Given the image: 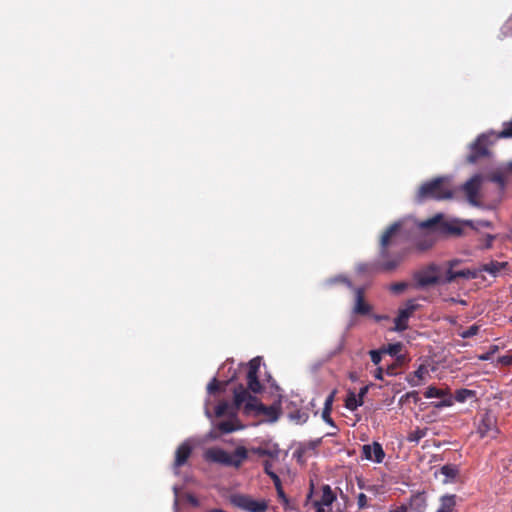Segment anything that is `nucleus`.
Listing matches in <instances>:
<instances>
[{"mask_svg": "<svg viewBox=\"0 0 512 512\" xmlns=\"http://www.w3.org/2000/svg\"><path fill=\"white\" fill-rule=\"evenodd\" d=\"M456 495L445 494L440 498V506L436 512H455Z\"/></svg>", "mask_w": 512, "mask_h": 512, "instance_id": "aec40b11", "label": "nucleus"}, {"mask_svg": "<svg viewBox=\"0 0 512 512\" xmlns=\"http://www.w3.org/2000/svg\"><path fill=\"white\" fill-rule=\"evenodd\" d=\"M409 506L413 511L425 512L427 508V498L425 492H418L410 497Z\"/></svg>", "mask_w": 512, "mask_h": 512, "instance_id": "f3484780", "label": "nucleus"}, {"mask_svg": "<svg viewBox=\"0 0 512 512\" xmlns=\"http://www.w3.org/2000/svg\"><path fill=\"white\" fill-rule=\"evenodd\" d=\"M481 186V176L475 175L469 179L463 186V190L467 195L468 201L471 204H476V198Z\"/></svg>", "mask_w": 512, "mask_h": 512, "instance_id": "4468645a", "label": "nucleus"}, {"mask_svg": "<svg viewBox=\"0 0 512 512\" xmlns=\"http://www.w3.org/2000/svg\"><path fill=\"white\" fill-rule=\"evenodd\" d=\"M357 505H358L359 510H362V509H365L368 507V499L364 493H360L357 496Z\"/></svg>", "mask_w": 512, "mask_h": 512, "instance_id": "4c0bfd02", "label": "nucleus"}, {"mask_svg": "<svg viewBox=\"0 0 512 512\" xmlns=\"http://www.w3.org/2000/svg\"><path fill=\"white\" fill-rule=\"evenodd\" d=\"M336 395V390H333L326 398L324 402V407L322 410V418L323 420L329 424L330 426L336 427L334 420L331 418L332 405L334 402V398Z\"/></svg>", "mask_w": 512, "mask_h": 512, "instance_id": "6ab92c4d", "label": "nucleus"}, {"mask_svg": "<svg viewBox=\"0 0 512 512\" xmlns=\"http://www.w3.org/2000/svg\"><path fill=\"white\" fill-rule=\"evenodd\" d=\"M419 308V305L414 300H408L404 308H400L398 315L395 318L394 330L402 332L408 328V320L413 313Z\"/></svg>", "mask_w": 512, "mask_h": 512, "instance_id": "6e6552de", "label": "nucleus"}, {"mask_svg": "<svg viewBox=\"0 0 512 512\" xmlns=\"http://www.w3.org/2000/svg\"><path fill=\"white\" fill-rule=\"evenodd\" d=\"M403 348V344L401 342H396L393 344H389L386 347H382V352L384 354H389L390 356L397 357L398 355H401L400 352Z\"/></svg>", "mask_w": 512, "mask_h": 512, "instance_id": "cd10ccee", "label": "nucleus"}, {"mask_svg": "<svg viewBox=\"0 0 512 512\" xmlns=\"http://www.w3.org/2000/svg\"><path fill=\"white\" fill-rule=\"evenodd\" d=\"M432 246L431 241H425L424 243H418L417 247L419 250H426Z\"/></svg>", "mask_w": 512, "mask_h": 512, "instance_id": "a18cd8bd", "label": "nucleus"}, {"mask_svg": "<svg viewBox=\"0 0 512 512\" xmlns=\"http://www.w3.org/2000/svg\"><path fill=\"white\" fill-rule=\"evenodd\" d=\"M500 138H509L512 137V123L508 124L500 133Z\"/></svg>", "mask_w": 512, "mask_h": 512, "instance_id": "ea45409f", "label": "nucleus"}, {"mask_svg": "<svg viewBox=\"0 0 512 512\" xmlns=\"http://www.w3.org/2000/svg\"><path fill=\"white\" fill-rule=\"evenodd\" d=\"M475 395V392L469 389H459L455 392V400L457 402H464L468 398H471Z\"/></svg>", "mask_w": 512, "mask_h": 512, "instance_id": "2f4dec72", "label": "nucleus"}, {"mask_svg": "<svg viewBox=\"0 0 512 512\" xmlns=\"http://www.w3.org/2000/svg\"><path fill=\"white\" fill-rule=\"evenodd\" d=\"M220 390V383L216 378H213L211 382L207 386V391L209 394H215Z\"/></svg>", "mask_w": 512, "mask_h": 512, "instance_id": "e433bc0d", "label": "nucleus"}, {"mask_svg": "<svg viewBox=\"0 0 512 512\" xmlns=\"http://www.w3.org/2000/svg\"><path fill=\"white\" fill-rule=\"evenodd\" d=\"M338 283L345 284L350 289H353L352 282L347 277H345L343 275H338V276L332 277L327 280V284H329V285H334V284H338Z\"/></svg>", "mask_w": 512, "mask_h": 512, "instance_id": "473e14b6", "label": "nucleus"}, {"mask_svg": "<svg viewBox=\"0 0 512 512\" xmlns=\"http://www.w3.org/2000/svg\"><path fill=\"white\" fill-rule=\"evenodd\" d=\"M188 501L193 506H198L199 505L198 499L196 497H194V496H189L188 497Z\"/></svg>", "mask_w": 512, "mask_h": 512, "instance_id": "3c124183", "label": "nucleus"}, {"mask_svg": "<svg viewBox=\"0 0 512 512\" xmlns=\"http://www.w3.org/2000/svg\"><path fill=\"white\" fill-rule=\"evenodd\" d=\"M459 262H460L459 260L449 261V263H448L449 268H448V270L446 272V277H445V282L446 283H451V282L455 281L458 278L475 279V278L478 277V271L477 270L462 269V270L455 271L453 268H454L455 265H458Z\"/></svg>", "mask_w": 512, "mask_h": 512, "instance_id": "9d476101", "label": "nucleus"}, {"mask_svg": "<svg viewBox=\"0 0 512 512\" xmlns=\"http://www.w3.org/2000/svg\"><path fill=\"white\" fill-rule=\"evenodd\" d=\"M316 506H317L316 512H324L323 508L321 507L322 505H316Z\"/></svg>", "mask_w": 512, "mask_h": 512, "instance_id": "4d7b16f0", "label": "nucleus"}, {"mask_svg": "<svg viewBox=\"0 0 512 512\" xmlns=\"http://www.w3.org/2000/svg\"><path fill=\"white\" fill-rule=\"evenodd\" d=\"M453 191L450 187L449 180L445 177H436L430 181L423 183L416 192L415 201L423 203L426 200H444L450 199Z\"/></svg>", "mask_w": 512, "mask_h": 512, "instance_id": "7ed1b4c3", "label": "nucleus"}, {"mask_svg": "<svg viewBox=\"0 0 512 512\" xmlns=\"http://www.w3.org/2000/svg\"><path fill=\"white\" fill-rule=\"evenodd\" d=\"M408 361H409V359H408L407 355H398L397 357H395V362L387 368V374L395 375L396 374L395 369L398 367H402Z\"/></svg>", "mask_w": 512, "mask_h": 512, "instance_id": "bb28decb", "label": "nucleus"}, {"mask_svg": "<svg viewBox=\"0 0 512 512\" xmlns=\"http://www.w3.org/2000/svg\"><path fill=\"white\" fill-rule=\"evenodd\" d=\"M367 392H368V387L367 386L362 387L359 391V394L357 395V398L363 400V398Z\"/></svg>", "mask_w": 512, "mask_h": 512, "instance_id": "8fccbe9b", "label": "nucleus"}, {"mask_svg": "<svg viewBox=\"0 0 512 512\" xmlns=\"http://www.w3.org/2000/svg\"><path fill=\"white\" fill-rule=\"evenodd\" d=\"M483 225L486 226V227H490L491 223L487 221V222H484Z\"/></svg>", "mask_w": 512, "mask_h": 512, "instance_id": "bf43d9fd", "label": "nucleus"}, {"mask_svg": "<svg viewBox=\"0 0 512 512\" xmlns=\"http://www.w3.org/2000/svg\"><path fill=\"white\" fill-rule=\"evenodd\" d=\"M440 267L436 264H430L426 268L415 274V280L418 287L425 288L440 282Z\"/></svg>", "mask_w": 512, "mask_h": 512, "instance_id": "0eeeda50", "label": "nucleus"}, {"mask_svg": "<svg viewBox=\"0 0 512 512\" xmlns=\"http://www.w3.org/2000/svg\"><path fill=\"white\" fill-rule=\"evenodd\" d=\"M358 486H359V488H360V489H364V488H365V486H364V484L362 483V481H359V482H358Z\"/></svg>", "mask_w": 512, "mask_h": 512, "instance_id": "13d9d810", "label": "nucleus"}, {"mask_svg": "<svg viewBox=\"0 0 512 512\" xmlns=\"http://www.w3.org/2000/svg\"><path fill=\"white\" fill-rule=\"evenodd\" d=\"M427 431V428H416L415 430L411 431L408 434V442L417 444L422 438H424L427 435Z\"/></svg>", "mask_w": 512, "mask_h": 512, "instance_id": "a878e982", "label": "nucleus"}, {"mask_svg": "<svg viewBox=\"0 0 512 512\" xmlns=\"http://www.w3.org/2000/svg\"><path fill=\"white\" fill-rule=\"evenodd\" d=\"M494 239H495V236L488 234L486 236V240H485V248H491Z\"/></svg>", "mask_w": 512, "mask_h": 512, "instance_id": "c03bdc74", "label": "nucleus"}, {"mask_svg": "<svg viewBox=\"0 0 512 512\" xmlns=\"http://www.w3.org/2000/svg\"><path fill=\"white\" fill-rule=\"evenodd\" d=\"M269 477L273 481L275 488L282 486L280 477L275 472L269 473Z\"/></svg>", "mask_w": 512, "mask_h": 512, "instance_id": "a19ab883", "label": "nucleus"}, {"mask_svg": "<svg viewBox=\"0 0 512 512\" xmlns=\"http://www.w3.org/2000/svg\"><path fill=\"white\" fill-rule=\"evenodd\" d=\"M192 447L188 442H183L175 452L174 467L179 468L186 464L191 456Z\"/></svg>", "mask_w": 512, "mask_h": 512, "instance_id": "dca6fc26", "label": "nucleus"}, {"mask_svg": "<svg viewBox=\"0 0 512 512\" xmlns=\"http://www.w3.org/2000/svg\"><path fill=\"white\" fill-rule=\"evenodd\" d=\"M289 418L295 421L297 424H303L307 422L309 414L303 410H296L289 414Z\"/></svg>", "mask_w": 512, "mask_h": 512, "instance_id": "c756f323", "label": "nucleus"}, {"mask_svg": "<svg viewBox=\"0 0 512 512\" xmlns=\"http://www.w3.org/2000/svg\"><path fill=\"white\" fill-rule=\"evenodd\" d=\"M509 168L512 171V162L509 164Z\"/></svg>", "mask_w": 512, "mask_h": 512, "instance_id": "052dcab7", "label": "nucleus"}, {"mask_svg": "<svg viewBox=\"0 0 512 512\" xmlns=\"http://www.w3.org/2000/svg\"><path fill=\"white\" fill-rule=\"evenodd\" d=\"M229 409V404L226 401H221L216 407H215V414L217 417L224 416Z\"/></svg>", "mask_w": 512, "mask_h": 512, "instance_id": "72a5a7b5", "label": "nucleus"}, {"mask_svg": "<svg viewBox=\"0 0 512 512\" xmlns=\"http://www.w3.org/2000/svg\"><path fill=\"white\" fill-rule=\"evenodd\" d=\"M234 406L236 409L243 407L245 415H264L271 422L278 420L281 413L280 404L264 405L255 396H252L242 384L234 389Z\"/></svg>", "mask_w": 512, "mask_h": 512, "instance_id": "f03ea898", "label": "nucleus"}, {"mask_svg": "<svg viewBox=\"0 0 512 512\" xmlns=\"http://www.w3.org/2000/svg\"><path fill=\"white\" fill-rule=\"evenodd\" d=\"M503 362L505 364L512 365V354L510 356L504 357Z\"/></svg>", "mask_w": 512, "mask_h": 512, "instance_id": "864d4df0", "label": "nucleus"}, {"mask_svg": "<svg viewBox=\"0 0 512 512\" xmlns=\"http://www.w3.org/2000/svg\"><path fill=\"white\" fill-rule=\"evenodd\" d=\"M382 354H384V352H382V348H381L380 350H371V351L369 352V355H370L371 361H372L375 365H378V364L381 362Z\"/></svg>", "mask_w": 512, "mask_h": 512, "instance_id": "c9c22d12", "label": "nucleus"}, {"mask_svg": "<svg viewBox=\"0 0 512 512\" xmlns=\"http://www.w3.org/2000/svg\"><path fill=\"white\" fill-rule=\"evenodd\" d=\"M406 399L413 398L414 402L416 403L418 401V392L417 391H411L407 392L405 395Z\"/></svg>", "mask_w": 512, "mask_h": 512, "instance_id": "49530a36", "label": "nucleus"}, {"mask_svg": "<svg viewBox=\"0 0 512 512\" xmlns=\"http://www.w3.org/2000/svg\"><path fill=\"white\" fill-rule=\"evenodd\" d=\"M424 396L426 398H441L442 400L434 405L436 408L448 407L453 404L452 397L449 395L448 391L435 386L427 387Z\"/></svg>", "mask_w": 512, "mask_h": 512, "instance_id": "ddd939ff", "label": "nucleus"}, {"mask_svg": "<svg viewBox=\"0 0 512 512\" xmlns=\"http://www.w3.org/2000/svg\"><path fill=\"white\" fill-rule=\"evenodd\" d=\"M427 373V369L424 365H420L418 369L414 372V377L409 379V384L411 386H419L424 380V376Z\"/></svg>", "mask_w": 512, "mask_h": 512, "instance_id": "393cba45", "label": "nucleus"}, {"mask_svg": "<svg viewBox=\"0 0 512 512\" xmlns=\"http://www.w3.org/2000/svg\"><path fill=\"white\" fill-rule=\"evenodd\" d=\"M336 499L335 493L332 491L329 485L322 486V494L319 501L315 505L330 506Z\"/></svg>", "mask_w": 512, "mask_h": 512, "instance_id": "4be33fe9", "label": "nucleus"}, {"mask_svg": "<svg viewBox=\"0 0 512 512\" xmlns=\"http://www.w3.org/2000/svg\"><path fill=\"white\" fill-rule=\"evenodd\" d=\"M492 180L496 183H498L501 187H504V179L502 176L500 175H494L492 177Z\"/></svg>", "mask_w": 512, "mask_h": 512, "instance_id": "09e8293b", "label": "nucleus"}, {"mask_svg": "<svg viewBox=\"0 0 512 512\" xmlns=\"http://www.w3.org/2000/svg\"><path fill=\"white\" fill-rule=\"evenodd\" d=\"M508 266L507 262L490 261L489 263L482 264L478 269V274L481 272H487L493 276H497L501 270Z\"/></svg>", "mask_w": 512, "mask_h": 512, "instance_id": "a211bd4d", "label": "nucleus"}, {"mask_svg": "<svg viewBox=\"0 0 512 512\" xmlns=\"http://www.w3.org/2000/svg\"><path fill=\"white\" fill-rule=\"evenodd\" d=\"M362 455L365 459L374 461L376 463H382L385 458V452L382 448V445L378 442L363 445Z\"/></svg>", "mask_w": 512, "mask_h": 512, "instance_id": "f8f14e48", "label": "nucleus"}, {"mask_svg": "<svg viewBox=\"0 0 512 512\" xmlns=\"http://www.w3.org/2000/svg\"><path fill=\"white\" fill-rule=\"evenodd\" d=\"M263 466H264V472L269 476V473H274L272 471V463L268 460L264 461L263 463Z\"/></svg>", "mask_w": 512, "mask_h": 512, "instance_id": "79ce46f5", "label": "nucleus"}, {"mask_svg": "<svg viewBox=\"0 0 512 512\" xmlns=\"http://www.w3.org/2000/svg\"><path fill=\"white\" fill-rule=\"evenodd\" d=\"M355 305L353 311L358 315H367L371 311V305L365 302L364 288H355Z\"/></svg>", "mask_w": 512, "mask_h": 512, "instance_id": "2eb2a0df", "label": "nucleus"}, {"mask_svg": "<svg viewBox=\"0 0 512 512\" xmlns=\"http://www.w3.org/2000/svg\"><path fill=\"white\" fill-rule=\"evenodd\" d=\"M479 331V326L477 325H472L470 327H468V329H466L465 331H463L460 336L464 339L466 338H470V337H473L475 336Z\"/></svg>", "mask_w": 512, "mask_h": 512, "instance_id": "f704fd0d", "label": "nucleus"}, {"mask_svg": "<svg viewBox=\"0 0 512 512\" xmlns=\"http://www.w3.org/2000/svg\"><path fill=\"white\" fill-rule=\"evenodd\" d=\"M439 472L445 476L444 482H448L454 480L457 477L459 474V469L456 465L446 464L440 468Z\"/></svg>", "mask_w": 512, "mask_h": 512, "instance_id": "5701e85b", "label": "nucleus"}, {"mask_svg": "<svg viewBox=\"0 0 512 512\" xmlns=\"http://www.w3.org/2000/svg\"><path fill=\"white\" fill-rule=\"evenodd\" d=\"M276 490H277V495H278V497H279L280 499H282L284 502H288V499H287V497H286V495H285V492H284V490H283L282 486H280V487L276 488Z\"/></svg>", "mask_w": 512, "mask_h": 512, "instance_id": "37998d69", "label": "nucleus"}, {"mask_svg": "<svg viewBox=\"0 0 512 512\" xmlns=\"http://www.w3.org/2000/svg\"><path fill=\"white\" fill-rule=\"evenodd\" d=\"M234 506L247 512H266L268 503L265 500H255L248 495L238 494L231 499Z\"/></svg>", "mask_w": 512, "mask_h": 512, "instance_id": "423d86ee", "label": "nucleus"}, {"mask_svg": "<svg viewBox=\"0 0 512 512\" xmlns=\"http://www.w3.org/2000/svg\"><path fill=\"white\" fill-rule=\"evenodd\" d=\"M217 428L221 433H231L233 431H236L238 429V426H236L235 422L232 420H225L221 421L217 424Z\"/></svg>", "mask_w": 512, "mask_h": 512, "instance_id": "c85d7f7f", "label": "nucleus"}, {"mask_svg": "<svg viewBox=\"0 0 512 512\" xmlns=\"http://www.w3.org/2000/svg\"><path fill=\"white\" fill-rule=\"evenodd\" d=\"M260 369V358H253L248 363V372L246 375L248 390L257 394L262 392L263 386L258 378Z\"/></svg>", "mask_w": 512, "mask_h": 512, "instance_id": "1a4fd4ad", "label": "nucleus"}, {"mask_svg": "<svg viewBox=\"0 0 512 512\" xmlns=\"http://www.w3.org/2000/svg\"><path fill=\"white\" fill-rule=\"evenodd\" d=\"M207 512H226V511L223 509H220V508H212V509L207 510Z\"/></svg>", "mask_w": 512, "mask_h": 512, "instance_id": "5fc2aeb1", "label": "nucleus"}, {"mask_svg": "<svg viewBox=\"0 0 512 512\" xmlns=\"http://www.w3.org/2000/svg\"><path fill=\"white\" fill-rule=\"evenodd\" d=\"M364 403V400L358 399L357 395L353 391H349L348 395L345 399V407L350 410L354 411L358 407L362 406Z\"/></svg>", "mask_w": 512, "mask_h": 512, "instance_id": "b1692460", "label": "nucleus"}, {"mask_svg": "<svg viewBox=\"0 0 512 512\" xmlns=\"http://www.w3.org/2000/svg\"><path fill=\"white\" fill-rule=\"evenodd\" d=\"M251 452L253 454H256L260 457L267 456L272 459L278 458L279 455V448L276 444L272 446L267 447H253L250 450H248V453Z\"/></svg>", "mask_w": 512, "mask_h": 512, "instance_id": "412c9836", "label": "nucleus"}, {"mask_svg": "<svg viewBox=\"0 0 512 512\" xmlns=\"http://www.w3.org/2000/svg\"><path fill=\"white\" fill-rule=\"evenodd\" d=\"M390 512H407V508L405 506H399L396 509L391 510Z\"/></svg>", "mask_w": 512, "mask_h": 512, "instance_id": "603ef678", "label": "nucleus"}, {"mask_svg": "<svg viewBox=\"0 0 512 512\" xmlns=\"http://www.w3.org/2000/svg\"><path fill=\"white\" fill-rule=\"evenodd\" d=\"M487 138L484 135L479 136L470 147V153L467 156L468 163H476L479 159L488 156Z\"/></svg>", "mask_w": 512, "mask_h": 512, "instance_id": "9b49d317", "label": "nucleus"}, {"mask_svg": "<svg viewBox=\"0 0 512 512\" xmlns=\"http://www.w3.org/2000/svg\"><path fill=\"white\" fill-rule=\"evenodd\" d=\"M406 287H407V284L405 282H397V283H393L390 286V290L393 293L399 294V293H402L406 289Z\"/></svg>", "mask_w": 512, "mask_h": 512, "instance_id": "58836bf2", "label": "nucleus"}, {"mask_svg": "<svg viewBox=\"0 0 512 512\" xmlns=\"http://www.w3.org/2000/svg\"><path fill=\"white\" fill-rule=\"evenodd\" d=\"M479 359L480 360H488L489 359V355L488 354L481 355V356H479Z\"/></svg>", "mask_w": 512, "mask_h": 512, "instance_id": "6e6d98bb", "label": "nucleus"}, {"mask_svg": "<svg viewBox=\"0 0 512 512\" xmlns=\"http://www.w3.org/2000/svg\"><path fill=\"white\" fill-rule=\"evenodd\" d=\"M420 229L428 230L441 235H460L462 228L456 224L445 221L441 214H438L428 220L418 224Z\"/></svg>", "mask_w": 512, "mask_h": 512, "instance_id": "39448f33", "label": "nucleus"}, {"mask_svg": "<svg viewBox=\"0 0 512 512\" xmlns=\"http://www.w3.org/2000/svg\"><path fill=\"white\" fill-rule=\"evenodd\" d=\"M383 373H384V370L383 368L381 367H378L375 371V374H374V377L378 380H383Z\"/></svg>", "mask_w": 512, "mask_h": 512, "instance_id": "de8ad7c7", "label": "nucleus"}, {"mask_svg": "<svg viewBox=\"0 0 512 512\" xmlns=\"http://www.w3.org/2000/svg\"><path fill=\"white\" fill-rule=\"evenodd\" d=\"M493 426V422L491 420L490 417H485L483 418V420L481 421V424L479 425V433L482 437H485V436H488L489 435V431L491 430Z\"/></svg>", "mask_w": 512, "mask_h": 512, "instance_id": "7c9ffc66", "label": "nucleus"}, {"mask_svg": "<svg viewBox=\"0 0 512 512\" xmlns=\"http://www.w3.org/2000/svg\"><path fill=\"white\" fill-rule=\"evenodd\" d=\"M402 223L395 222L382 234L379 242V257L383 261L363 262L356 266L358 274L373 276L379 272H392L403 261L405 251L391 252V248L398 245L401 240Z\"/></svg>", "mask_w": 512, "mask_h": 512, "instance_id": "f257e3e1", "label": "nucleus"}, {"mask_svg": "<svg viewBox=\"0 0 512 512\" xmlns=\"http://www.w3.org/2000/svg\"><path fill=\"white\" fill-rule=\"evenodd\" d=\"M206 459L228 467L239 468L248 459V449L238 446L232 454L221 448H212L206 451Z\"/></svg>", "mask_w": 512, "mask_h": 512, "instance_id": "20e7f679", "label": "nucleus"}]
</instances>
